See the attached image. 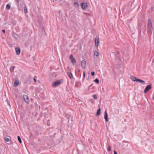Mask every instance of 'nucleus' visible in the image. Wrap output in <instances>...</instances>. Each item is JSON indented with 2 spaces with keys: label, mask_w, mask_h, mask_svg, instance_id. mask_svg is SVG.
<instances>
[{
  "label": "nucleus",
  "mask_w": 154,
  "mask_h": 154,
  "mask_svg": "<svg viewBox=\"0 0 154 154\" xmlns=\"http://www.w3.org/2000/svg\"><path fill=\"white\" fill-rule=\"evenodd\" d=\"M99 39H95V46L97 47L98 45V43L99 42Z\"/></svg>",
  "instance_id": "obj_15"
},
{
  "label": "nucleus",
  "mask_w": 154,
  "mask_h": 154,
  "mask_svg": "<svg viewBox=\"0 0 154 154\" xmlns=\"http://www.w3.org/2000/svg\"><path fill=\"white\" fill-rule=\"evenodd\" d=\"M93 98L95 99H97V97L96 96V95H95V94H94L93 95Z\"/></svg>",
  "instance_id": "obj_25"
},
{
  "label": "nucleus",
  "mask_w": 154,
  "mask_h": 154,
  "mask_svg": "<svg viewBox=\"0 0 154 154\" xmlns=\"http://www.w3.org/2000/svg\"><path fill=\"white\" fill-rule=\"evenodd\" d=\"M57 0H51V1H52L53 2H56Z\"/></svg>",
  "instance_id": "obj_31"
},
{
  "label": "nucleus",
  "mask_w": 154,
  "mask_h": 154,
  "mask_svg": "<svg viewBox=\"0 0 154 154\" xmlns=\"http://www.w3.org/2000/svg\"><path fill=\"white\" fill-rule=\"evenodd\" d=\"M95 39H96V38H97V37H96L95 38Z\"/></svg>",
  "instance_id": "obj_38"
},
{
  "label": "nucleus",
  "mask_w": 154,
  "mask_h": 154,
  "mask_svg": "<svg viewBox=\"0 0 154 154\" xmlns=\"http://www.w3.org/2000/svg\"><path fill=\"white\" fill-rule=\"evenodd\" d=\"M24 9L25 13L26 14L28 13L27 9L26 7V6H24Z\"/></svg>",
  "instance_id": "obj_19"
},
{
  "label": "nucleus",
  "mask_w": 154,
  "mask_h": 154,
  "mask_svg": "<svg viewBox=\"0 0 154 154\" xmlns=\"http://www.w3.org/2000/svg\"><path fill=\"white\" fill-rule=\"evenodd\" d=\"M2 32L4 33H5V30L4 29H2Z\"/></svg>",
  "instance_id": "obj_32"
},
{
  "label": "nucleus",
  "mask_w": 154,
  "mask_h": 154,
  "mask_svg": "<svg viewBox=\"0 0 154 154\" xmlns=\"http://www.w3.org/2000/svg\"><path fill=\"white\" fill-rule=\"evenodd\" d=\"M137 82H140L142 84H143L144 85L146 83V82L138 78V79Z\"/></svg>",
  "instance_id": "obj_11"
},
{
  "label": "nucleus",
  "mask_w": 154,
  "mask_h": 154,
  "mask_svg": "<svg viewBox=\"0 0 154 154\" xmlns=\"http://www.w3.org/2000/svg\"><path fill=\"white\" fill-rule=\"evenodd\" d=\"M74 5H75V6L76 7V6L78 7L79 6V4H78V3L76 2H74Z\"/></svg>",
  "instance_id": "obj_23"
},
{
  "label": "nucleus",
  "mask_w": 154,
  "mask_h": 154,
  "mask_svg": "<svg viewBox=\"0 0 154 154\" xmlns=\"http://www.w3.org/2000/svg\"><path fill=\"white\" fill-rule=\"evenodd\" d=\"M94 54L97 57L99 55V52L97 51H95L94 52Z\"/></svg>",
  "instance_id": "obj_17"
},
{
  "label": "nucleus",
  "mask_w": 154,
  "mask_h": 154,
  "mask_svg": "<svg viewBox=\"0 0 154 154\" xmlns=\"http://www.w3.org/2000/svg\"><path fill=\"white\" fill-rule=\"evenodd\" d=\"M15 50L17 54L19 55L20 54V50L18 48H15Z\"/></svg>",
  "instance_id": "obj_10"
},
{
  "label": "nucleus",
  "mask_w": 154,
  "mask_h": 154,
  "mask_svg": "<svg viewBox=\"0 0 154 154\" xmlns=\"http://www.w3.org/2000/svg\"><path fill=\"white\" fill-rule=\"evenodd\" d=\"M17 138H18V140L19 142L20 143H22V141H21V139L20 136H17Z\"/></svg>",
  "instance_id": "obj_20"
},
{
  "label": "nucleus",
  "mask_w": 154,
  "mask_h": 154,
  "mask_svg": "<svg viewBox=\"0 0 154 154\" xmlns=\"http://www.w3.org/2000/svg\"><path fill=\"white\" fill-rule=\"evenodd\" d=\"M94 81L97 83H99V80L97 79H95Z\"/></svg>",
  "instance_id": "obj_22"
},
{
  "label": "nucleus",
  "mask_w": 154,
  "mask_h": 154,
  "mask_svg": "<svg viewBox=\"0 0 154 154\" xmlns=\"http://www.w3.org/2000/svg\"><path fill=\"white\" fill-rule=\"evenodd\" d=\"M153 29L152 21L150 18L148 19L147 23L146 28L147 31L149 33L151 32V30Z\"/></svg>",
  "instance_id": "obj_1"
},
{
  "label": "nucleus",
  "mask_w": 154,
  "mask_h": 154,
  "mask_svg": "<svg viewBox=\"0 0 154 154\" xmlns=\"http://www.w3.org/2000/svg\"><path fill=\"white\" fill-rule=\"evenodd\" d=\"M151 8H152V9H153V7H152Z\"/></svg>",
  "instance_id": "obj_37"
},
{
  "label": "nucleus",
  "mask_w": 154,
  "mask_h": 154,
  "mask_svg": "<svg viewBox=\"0 0 154 154\" xmlns=\"http://www.w3.org/2000/svg\"><path fill=\"white\" fill-rule=\"evenodd\" d=\"M16 0V1H17V2L18 3H19V2L20 1V0Z\"/></svg>",
  "instance_id": "obj_34"
},
{
  "label": "nucleus",
  "mask_w": 154,
  "mask_h": 154,
  "mask_svg": "<svg viewBox=\"0 0 154 154\" xmlns=\"http://www.w3.org/2000/svg\"><path fill=\"white\" fill-rule=\"evenodd\" d=\"M23 97L26 103H29V100L28 96L24 94L23 95Z\"/></svg>",
  "instance_id": "obj_6"
},
{
  "label": "nucleus",
  "mask_w": 154,
  "mask_h": 154,
  "mask_svg": "<svg viewBox=\"0 0 154 154\" xmlns=\"http://www.w3.org/2000/svg\"><path fill=\"white\" fill-rule=\"evenodd\" d=\"M15 68V66H11L10 68V70L11 71H14V69Z\"/></svg>",
  "instance_id": "obj_18"
},
{
  "label": "nucleus",
  "mask_w": 154,
  "mask_h": 154,
  "mask_svg": "<svg viewBox=\"0 0 154 154\" xmlns=\"http://www.w3.org/2000/svg\"><path fill=\"white\" fill-rule=\"evenodd\" d=\"M151 88L152 87L151 85H147L144 90V93L145 94L149 90L151 89Z\"/></svg>",
  "instance_id": "obj_5"
},
{
  "label": "nucleus",
  "mask_w": 154,
  "mask_h": 154,
  "mask_svg": "<svg viewBox=\"0 0 154 154\" xmlns=\"http://www.w3.org/2000/svg\"><path fill=\"white\" fill-rule=\"evenodd\" d=\"M4 140L6 142H9L10 141V140L7 137L5 138Z\"/></svg>",
  "instance_id": "obj_21"
},
{
  "label": "nucleus",
  "mask_w": 154,
  "mask_h": 154,
  "mask_svg": "<svg viewBox=\"0 0 154 154\" xmlns=\"http://www.w3.org/2000/svg\"><path fill=\"white\" fill-rule=\"evenodd\" d=\"M101 113V109L100 108H99L97 111L96 116L99 115H100Z\"/></svg>",
  "instance_id": "obj_14"
},
{
  "label": "nucleus",
  "mask_w": 154,
  "mask_h": 154,
  "mask_svg": "<svg viewBox=\"0 0 154 154\" xmlns=\"http://www.w3.org/2000/svg\"><path fill=\"white\" fill-rule=\"evenodd\" d=\"M78 72H81V70H80V69H79L78 70Z\"/></svg>",
  "instance_id": "obj_36"
},
{
  "label": "nucleus",
  "mask_w": 154,
  "mask_h": 154,
  "mask_svg": "<svg viewBox=\"0 0 154 154\" xmlns=\"http://www.w3.org/2000/svg\"><path fill=\"white\" fill-rule=\"evenodd\" d=\"M15 34V35H14V38H17V35Z\"/></svg>",
  "instance_id": "obj_30"
},
{
  "label": "nucleus",
  "mask_w": 154,
  "mask_h": 154,
  "mask_svg": "<svg viewBox=\"0 0 154 154\" xmlns=\"http://www.w3.org/2000/svg\"><path fill=\"white\" fill-rule=\"evenodd\" d=\"M104 118L106 122L108 121V114L106 111H105L104 112Z\"/></svg>",
  "instance_id": "obj_8"
},
{
  "label": "nucleus",
  "mask_w": 154,
  "mask_h": 154,
  "mask_svg": "<svg viewBox=\"0 0 154 154\" xmlns=\"http://www.w3.org/2000/svg\"><path fill=\"white\" fill-rule=\"evenodd\" d=\"M81 64L82 67L83 68H85L86 65V61L84 60H82L81 61Z\"/></svg>",
  "instance_id": "obj_7"
},
{
  "label": "nucleus",
  "mask_w": 154,
  "mask_h": 154,
  "mask_svg": "<svg viewBox=\"0 0 154 154\" xmlns=\"http://www.w3.org/2000/svg\"><path fill=\"white\" fill-rule=\"evenodd\" d=\"M11 4H8L6 5V9L8 10H9L11 8Z\"/></svg>",
  "instance_id": "obj_16"
},
{
  "label": "nucleus",
  "mask_w": 154,
  "mask_h": 154,
  "mask_svg": "<svg viewBox=\"0 0 154 154\" xmlns=\"http://www.w3.org/2000/svg\"><path fill=\"white\" fill-rule=\"evenodd\" d=\"M81 6L83 9H85L87 8L88 7L87 3L85 2H83L81 3Z\"/></svg>",
  "instance_id": "obj_4"
},
{
  "label": "nucleus",
  "mask_w": 154,
  "mask_h": 154,
  "mask_svg": "<svg viewBox=\"0 0 154 154\" xmlns=\"http://www.w3.org/2000/svg\"><path fill=\"white\" fill-rule=\"evenodd\" d=\"M69 58L71 63L73 64H75L76 63V60L73 57L72 54H71L70 55L69 57Z\"/></svg>",
  "instance_id": "obj_3"
},
{
  "label": "nucleus",
  "mask_w": 154,
  "mask_h": 154,
  "mask_svg": "<svg viewBox=\"0 0 154 154\" xmlns=\"http://www.w3.org/2000/svg\"><path fill=\"white\" fill-rule=\"evenodd\" d=\"M91 75L92 76H94V75H95V72H94L93 71V72H91Z\"/></svg>",
  "instance_id": "obj_26"
},
{
  "label": "nucleus",
  "mask_w": 154,
  "mask_h": 154,
  "mask_svg": "<svg viewBox=\"0 0 154 154\" xmlns=\"http://www.w3.org/2000/svg\"><path fill=\"white\" fill-rule=\"evenodd\" d=\"M130 78L133 81L137 82L138 78L136 77L133 76H131Z\"/></svg>",
  "instance_id": "obj_9"
},
{
  "label": "nucleus",
  "mask_w": 154,
  "mask_h": 154,
  "mask_svg": "<svg viewBox=\"0 0 154 154\" xmlns=\"http://www.w3.org/2000/svg\"><path fill=\"white\" fill-rule=\"evenodd\" d=\"M83 79H84L85 78V72H83Z\"/></svg>",
  "instance_id": "obj_27"
},
{
  "label": "nucleus",
  "mask_w": 154,
  "mask_h": 154,
  "mask_svg": "<svg viewBox=\"0 0 154 154\" xmlns=\"http://www.w3.org/2000/svg\"><path fill=\"white\" fill-rule=\"evenodd\" d=\"M19 84V81L18 80H16L15 81L14 83V86L17 87Z\"/></svg>",
  "instance_id": "obj_12"
},
{
  "label": "nucleus",
  "mask_w": 154,
  "mask_h": 154,
  "mask_svg": "<svg viewBox=\"0 0 154 154\" xmlns=\"http://www.w3.org/2000/svg\"><path fill=\"white\" fill-rule=\"evenodd\" d=\"M12 23L13 25H15L16 24V22L15 21H12Z\"/></svg>",
  "instance_id": "obj_24"
},
{
  "label": "nucleus",
  "mask_w": 154,
  "mask_h": 154,
  "mask_svg": "<svg viewBox=\"0 0 154 154\" xmlns=\"http://www.w3.org/2000/svg\"><path fill=\"white\" fill-rule=\"evenodd\" d=\"M34 81L35 82H36V79H35V78H34Z\"/></svg>",
  "instance_id": "obj_35"
},
{
  "label": "nucleus",
  "mask_w": 154,
  "mask_h": 154,
  "mask_svg": "<svg viewBox=\"0 0 154 154\" xmlns=\"http://www.w3.org/2000/svg\"><path fill=\"white\" fill-rule=\"evenodd\" d=\"M114 154H118L115 150H114Z\"/></svg>",
  "instance_id": "obj_33"
},
{
  "label": "nucleus",
  "mask_w": 154,
  "mask_h": 154,
  "mask_svg": "<svg viewBox=\"0 0 154 154\" xmlns=\"http://www.w3.org/2000/svg\"><path fill=\"white\" fill-rule=\"evenodd\" d=\"M111 148L110 146H109L108 148V151H110L111 150Z\"/></svg>",
  "instance_id": "obj_28"
},
{
  "label": "nucleus",
  "mask_w": 154,
  "mask_h": 154,
  "mask_svg": "<svg viewBox=\"0 0 154 154\" xmlns=\"http://www.w3.org/2000/svg\"><path fill=\"white\" fill-rule=\"evenodd\" d=\"M68 75L69 78L71 79L73 78V75L72 73L70 72H68Z\"/></svg>",
  "instance_id": "obj_13"
},
{
  "label": "nucleus",
  "mask_w": 154,
  "mask_h": 154,
  "mask_svg": "<svg viewBox=\"0 0 154 154\" xmlns=\"http://www.w3.org/2000/svg\"><path fill=\"white\" fill-rule=\"evenodd\" d=\"M61 83L60 80H58L53 82L52 86L54 88H55L59 85Z\"/></svg>",
  "instance_id": "obj_2"
},
{
  "label": "nucleus",
  "mask_w": 154,
  "mask_h": 154,
  "mask_svg": "<svg viewBox=\"0 0 154 154\" xmlns=\"http://www.w3.org/2000/svg\"><path fill=\"white\" fill-rule=\"evenodd\" d=\"M29 45V43H25V46H26V47H27V46H28V45Z\"/></svg>",
  "instance_id": "obj_29"
}]
</instances>
